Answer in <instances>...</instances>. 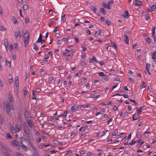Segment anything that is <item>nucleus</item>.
<instances>
[{"mask_svg": "<svg viewBox=\"0 0 156 156\" xmlns=\"http://www.w3.org/2000/svg\"><path fill=\"white\" fill-rule=\"evenodd\" d=\"M19 144V142L16 140H14L12 142V144L15 146H18Z\"/></svg>", "mask_w": 156, "mask_h": 156, "instance_id": "obj_14", "label": "nucleus"}, {"mask_svg": "<svg viewBox=\"0 0 156 156\" xmlns=\"http://www.w3.org/2000/svg\"><path fill=\"white\" fill-rule=\"evenodd\" d=\"M23 129L24 131L30 129L27 123L25 122L23 123Z\"/></svg>", "mask_w": 156, "mask_h": 156, "instance_id": "obj_12", "label": "nucleus"}, {"mask_svg": "<svg viewBox=\"0 0 156 156\" xmlns=\"http://www.w3.org/2000/svg\"><path fill=\"white\" fill-rule=\"evenodd\" d=\"M6 138L8 139H12V137L9 133H7L6 135Z\"/></svg>", "mask_w": 156, "mask_h": 156, "instance_id": "obj_32", "label": "nucleus"}, {"mask_svg": "<svg viewBox=\"0 0 156 156\" xmlns=\"http://www.w3.org/2000/svg\"><path fill=\"white\" fill-rule=\"evenodd\" d=\"M105 23L108 25H110L111 24L110 22L108 20H106L105 21Z\"/></svg>", "mask_w": 156, "mask_h": 156, "instance_id": "obj_53", "label": "nucleus"}, {"mask_svg": "<svg viewBox=\"0 0 156 156\" xmlns=\"http://www.w3.org/2000/svg\"><path fill=\"white\" fill-rule=\"evenodd\" d=\"M10 129L12 133H16L18 132H17V130L16 127H14L13 126H11Z\"/></svg>", "mask_w": 156, "mask_h": 156, "instance_id": "obj_10", "label": "nucleus"}, {"mask_svg": "<svg viewBox=\"0 0 156 156\" xmlns=\"http://www.w3.org/2000/svg\"><path fill=\"white\" fill-rule=\"evenodd\" d=\"M9 85H11L13 82V79L12 78L9 79Z\"/></svg>", "mask_w": 156, "mask_h": 156, "instance_id": "obj_41", "label": "nucleus"}, {"mask_svg": "<svg viewBox=\"0 0 156 156\" xmlns=\"http://www.w3.org/2000/svg\"><path fill=\"white\" fill-rule=\"evenodd\" d=\"M59 143V142L57 140H55L53 141V144H55L58 145V144Z\"/></svg>", "mask_w": 156, "mask_h": 156, "instance_id": "obj_52", "label": "nucleus"}, {"mask_svg": "<svg viewBox=\"0 0 156 156\" xmlns=\"http://www.w3.org/2000/svg\"><path fill=\"white\" fill-rule=\"evenodd\" d=\"M65 16L66 15L65 14L63 16H62L61 17V19L64 22H65L66 20Z\"/></svg>", "mask_w": 156, "mask_h": 156, "instance_id": "obj_43", "label": "nucleus"}, {"mask_svg": "<svg viewBox=\"0 0 156 156\" xmlns=\"http://www.w3.org/2000/svg\"><path fill=\"white\" fill-rule=\"evenodd\" d=\"M146 40L148 42V43H151V39L149 38V37H147Z\"/></svg>", "mask_w": 156, "mask_h": 156, "instance_id": "obj_51", "label": "nucleus"}, {"mask_svg": "<svg viewBox=\"0 0 156 156\" xmlns=\"http://www.w3.org/2000/svg\"><path fill=\"white\" fill-rule=\"evenodd\" d=\"M32 156H39L37 153L33 152L32 154Z\"/></svg>", "mask_w": 156, "mask_h": 156, "instance_id": "obj_60", "label": "nucleus"}, {"mask_svg": "<svg viewBox=\"0 0 156 156\" xmlns=\"http://www.w3.org/2000/svg\"><path fill=\"white\" fill-rule=\"evenodd\" d=\"M89 129L88 127L87 126H85L84 128L83 131H85L86 130H88Z\"/></svg>", "mask_w": 156, "mask_h": 156, "instance_id": "obj_62", "label": "nucleus"}, {"mask_svg": "<svg viewBox=\"0 0 156 156\" xmlns=\"http://www.w3.org/2000/svg\"><path fill=\"white\" fill-rule=\"evenodd\" d=\"M5 62L6 65L8 66H9V67H11V62L7 61V60L5 61Z\"/></svg>", "mask_w": 156, "mask_h": 156, "instance_id": "obj_34", "label": "nucleus"}, {"mask_svg": "<svg viewBox=\"0 0 156 156\" xmlns=\"http://www.w3.org/2000/svg\"><path fill=\"white\" fill-rule=\"evenodd\" d=\"M102 6L104 7L105 8H107V6L106 3L105 2H102Z\"/></svg>", "mask_w": 156, "mask_h": 156, "instance_id": "obj_45", "label": "nucleus"}, {"mask_svg": "<svg viewBox=\"0 0 156 156\" xmlns=\"http://www.w3.org/2000/svg\"><path fill=\"white\" fill-rule=\"evenodd\" d=\"M9 98L10 101H13V98H12V95L11 94H9Z\"/></svg>", "mask_w": 156, "mask_h": 156, "instance_id": "obj_30", "label": "nucleus"}, {"mask_svg": "<svg viewBox=\"0 0 156 156\" xmlns=\"http://www.w3.org/2000/svg\"><path fill=\"white\" fill-rule=\"evenodd\" d=\"M140 116L137 114H134L133 115V119L134 120H136L139 119Z\"/></svg>", "mask_w": 156, "mask_h": 156, "instance_id": "obj_13", "label": "nucleus"}, {"mask_svg": "<svg viewBox=\"0 0 156 156\" xmlns=\"http://www.w3.org/2000/svg\"><path fill=\"white\" fill-rule=\"evenodd\" d=\"M143 2L141 1L138 0H135V3H134L135 6H141L143 4Z\"/></svg>", "mask_w": 156, "mask_h": 156, "instance_id": "obj_7", "label": "nucleus"}, {"mask_svg": "<svg viewBox=\"0 0 156 156\" xmlns=\"http://www.w3.org/2000/svg\"><path fill=\"white\" fill-rule=\"evenodd\" d=\"M118 132V130L117 129H114L113 132L112 133V136H116V134Z\"/></svg>", "mask_w": 156, "mask_h": 156, "instance_id": "obj_31", "label": "nucleus"}, {"mask_svg": "<svg viewBox=\"0 0 156 156\" xmlns=\"http://www.w3.org/2000/svg\"><path fill=\"white\" fill-rule=\"evenodd\" d=\"M0 87H3V84L1 80H0Z\"/></svg>", "mask_w": 156, "mask_h": 156, "instance_id": "obj_63", "label": "nucleus"}, {"mask_svg": "<svg viewBox=\"0 0 156 156\" xmlns=\"http://www.w3.org/2000/svg\"><path fill=\"white\" fill-rule=\"evenodd\" d=\"M128 80L132 83H133L134 82V80L130 77H128Z\"/></svg>", "mask_w": 156, "mask_h": 156, "instance_id": "obj_58", "label": "nucleus"}, {"mask_svg": "<svg viewBox=\"0 0 156 156\" xmlns=\"http://www.w3.org/2000/svg\"><path fill=\"white\" fill-rule=\"evenodd\" d=\"M69 112L68 111H66L64 112V114H61L60 115L58 116V117H66L67 116V114Z\"/></svg>", "mask_w": 156, "mask_h": 156, "instance_id": "obj_21", "label": "nucleus"}, {"mask_svg": "<svg viewBox=\"0 0 156 156\" xmlns=\"http://www.w3.org/2000/svg\"><path fill=\"white\" fill-rule=\"evenodd\" d=\"M150 67V65L149 63H147L146 64V69H149Z\"/></svg>", "mask_w": 156, "mask_h": 156, "instance_id": "obj_49", "label": "nucleus"}, {"mask_svg": "<svg viewBox=\"0 0 156 156\" xmlns=\"http://www.w3.org/2000/svg\"><path fill=\"white\" fill-rule=\"evenodd\" d=\"M143 84L141 85V87L142 88H145L146 87V86L145 85V83L144 81H143L142 82Z\"/></svg>", "mask_w": 156, "mask_h": 156, "instance_id": "obj_55", "label": "nucleus"}, {"mask_svg": "<svg viewBox=\"0 0 156 156\" xmlns=\"http://www.w3.org/2000/svg\"><path fill=\"white\" fill-rule=\"evenodd\" d=\"M23 142H25L27 143V141L26 139H23V140L21 141V145H20V146L21 148L23 150L26 151L27 149V147L24 144Z\"/></svg>", "mask_w": 156, "mask_h": 156, "instance_id": "obj_5", "label": "nucleus"}, {"mask_svg": "<svg viewBox=\"0 0 156 156\" xmlns=\"http://www.w3.org/2000/svg\"><path fill=\"white\" fill-rule=\"evenodd\" d=\"M0 147L1 148V153L4 156H8L9 153L12 151L5 144L0 143Z\"/></svg>", "mask_w": 156, "mask_h": 156, "instance_id": "obj_1", "label": "nucleus"}, {"mask_svg": "<svg viewBox=\"0 0 156 156\" xmlns=\"http://www.w3.org/2000/svg\"><path fill=\"white\" fill-rule=\"evenodd\" d=\"M24 132L26 137L29 140L31 141L32 140L33 136L30 130L29 129L25 131H24Z\"/></svg>", "mask_w": 156, "mask_h": 156, "instance_id": "obj_4", "label": "nucleus"}, {"mask_svg": "<svg viewBox=\"0 0 156 156\" xmlns=\"http://www.w3.org/2000/svg\"><path fill=\"white\" fill-rule=\"evenodd\" d=\"M23 33V29H21L20 30L19 34V37H20L21 34H22Z\"/></svg>", "mask_w": 156, "mask_h": 156, "instance_id": "obj_39", "label": "nucleus"}, {"mask_svg": "<svg viewBox=\"0 0 156 156\" xmlns=\"http://www.w3.org/2000/svg\"><path fill=\"white\" fill-rule=\"evenodd\" d=\"M78 108L77 106H73L71 107V110H72L73 112H74L77 110Z\"/></svg>", "mask_w": 156, "mask_h": 156, "instance_id": "obj_16", "label": "nucleus"}, {"mask_svg": "<svg viewBox=\"0 0 156 156\" xmlns=\"http://www.w3.org/2000/svg\"><path fill=\"white\" fill-rule=\"evenodd\" d=\"M9 48L10 50H11V49H14L13 46L12 45H10L9 44Z\"/></svg>", "mask_w": 156, "mask_h": 156, "instance_id": "obj_64", "label": "nucleus"}, {"mask_svg": "<svg viewBox=\"0 0 156 156\" xmlns=\"http://www.w3.org/2000/svg\"><path fill=\"white\" fill-rule=\"evenodd\" d=\"M137 137L140 138L141 136V133L140 132H137L136 134Z\"/></svg>", "mask_w": 156, "mask_h": 156, "instance_id": "obj_40", "label": "nucleus"}, {"mask_svg": "<svg viewBox=\"0 0 156 156\" xmlns=\"http://www.w3.org/2000/svg\"><path fill=\"white\" fill-rule=\"evenodd\" d=\"M14 47H15V48L17 50H18V45L16 43V44H14Z\"/></svg>", "mask_w": 156, "mask_h": 156, "instance_id": "obj_59", "label": "nucleus"}, {"mask_svg": "<svg viewBox=\"0 0 156 156\" xmlns=\"http://www.w3.org/2000/svg\"><path fill=\"white\" fill-rule=\"evenodd\" d=\"M27 89V87H24L23 93L25 95V97H26L27 98H28L29 97L30 95L28 92L26 90Z\"/></svg>", "mask_w": 156, "mask_h": 156, "instance_id": "obj_8", "label": "nucleus"}, {"mask_svg": "<svg viewBox=\"0 0 156 156\" xmlns=\"http://www.w3.org/2000/svg\"><path fill=\"white\" fill-rule=\"evenodd\" d=\"M14 35L15 37L16 38H17L18 37L19 35V34L17 32H15L14 33Z\"/></svg>", "mask_w": 156, "mask_h": 156, "instance_id": "obj_50", "label": "nucleus"}, {"mask_svg": "<svg viewBox=\"0 0 156 156\" xmlns=\"http://www.w3.org/2000/svg\"><path fill=\"white\" fill-rule=\"evenodd\" d=\"M110 3H109L108 2V3H107L106 4V5L107 6V8L108 9H111V8L110 7Z\"/></svg>", "mask_w": 156, "mask_h": 156, "instance_id": "obj_57", "label": "nucleus"}, {"mask_svg": "<svg viewBox=\"0 0 156 156\" xmlns=\"http://www.w3.org/2000/svg\"><path fill=\"white\" fill-rule=\"evenodd\" d=\"M152 54V58L154 59L156 57V51H154L151 53Z\"/></svg>", "mask_w": 156, "mask_h": 156, "instance_id": "obj_20", "label": "nucleus"}, {"mask_svg": "<svg viewBox=\"0 0 156 156\" xmlns=\"http://www.w3.org/2000/svg\"><path fill=\"white\" fill-rule=\"evenodd\" d=\"M59 27L58 26H56L55 28V29L53 30V32H56L57 31V30L59 28Z\"/></svg>", "mask_w": 156, "mask_h": 156, "instance_id": "obj_47", "label": "nucleus"}, {"mask_svg": "<svg viewBox=\"0 0 156 156\" xmlns=\"http://www.w3.org/2000/svg\"><path fill=\"white\" fill-rule=\"evenodd\" d=\"M16 128L17 130V132H18L21 128V126L20 124H17L16 126Z\"/></svg>", "mask_w": 156, "mask_h": 156, "instance_id": "obj_19", "label": "nucleus"}, {"mask_svg": "<svg viewBox=\"0 0 156 156\" xmlns=\"http://www.w3.org/2000/svg\"><path fill=\"white\" fill-rule=\"evenodd\" d=\"M99 75L101 76H105L106 75L102 72H100L99 73Z\"/></svg>", "mask_w": 156, "mask_h": 156, "instance_id": "obj_36", "label": "nucleus"}, {"mask_svg": "<svg viewBox=\"0 0 156 156\" xmlns=\"http://www.w3.org/2000/svg\"><path fill=\"white\" fill-rule=\"evenodd\" d=\"M94 61L96 62H97L98 61L96 59L95 57L94 56H93L92 58H89V62L90 63H93Z\"/></svg>", "mask_w": 156, "mask_h": 156, "instance_id": "obj_9", "label": "nucleus"}, {"mask_svg": "<svg viewBox=\"0 0 156 156\" xmlns=\"http://www.w3.org/2000/svg\"><path fill=\"white\" fill-rule=\"evenodd\" d=\"M130 101L133 103L134 105H138V103L136 102L134 100H133L132 99L129 98L128 99Z\"/></svg>", "mask_w": 156, "mask_h": 156, "instance_id": "obj_24", "label": "nucleus"}, {"mask_svg": "<svg viewBox=\"0 0 156 156\" xmlns=\"http://www.w3.org/2000/svg\"><path fill=\"white\" fill-rule=\"evenodd\" d=\"M12 19L14 24H18L19 22L17 20H16V19L15 18V17L14 16L12 17Z\"/></svg>", "mask_w": 156, "mask_h": 156, "instance_id": "obj_15", "label": "nucleus"}, {"mask_svg": "<svg viewBox=\"0 0 156 156\" xmlns=\"http://www.w3.org/2000/svg\"><path fill=\"white\" fill-rule=\"evenodd\" d=\"M5 108L6 112L8 115L11 114V109H12L13 110H14L13 105H11L10 106V104L9 103H8L7 104H5Z\"/></svg>", "mask_w": 156, "mask_h": 156, "instance_id": "obj_2", "label": "nucleus"}, {"mask_svg": "<svg viewBox=\"0 0 156 156\" xmlns=\"http://www.w3.org/2000/svg\"><path fill=\"white\" fill-rule=\"evenodd\" d=\"M27 122L28 123L29 126L30 128H34V124L33 123L32 121H31V120L27 119Z\"/></svg>", "mask_w": 156, "mask_h": 156, "instance_id": "obj_6", "label": "nucleus"}, {"mask_svg": "<svg viewBox=\"0 0 156 156\" xmlns=\"http://www.w3.org/2000/svg\"><path fill=\"white\" fill-rule=\"evenodd\" d=\"M103 132V134L101 135V137L103 136H104L105 133H107V136H108L110 134L109 131L107 130H106L105 132L104 131Z\"/></svg>", "mask_w": 156, "mask_h": 156, "instance_id": "obj_25", "label": "nucleus"}, {"mask_svg": "<svg viewBox=\"0 0 156 156\" xmlns=\"http://www.w3.org/2000/svg\"><path fill=\"white\" fill-rule=\"evenodd\" d=\"M16 155L17 156H24L20 152H17L16 153Z\"/></svg>", "mask_w": 156, "mask_h": 156, "instance_id": "obj_37", "label": "nucleus"}, {"mask_svg": "<svg viewBox=\"0 0 156 156\" xmlns=\"http://www.w3.org/2000/svg\"><path fill=\"white\" fill-rule=\"evenodd\" d=\"M108 78L107 76L105 77V78H102V81L103 82H105L108 81Z\"/></svg>", "mask_w": 156, "mask_h": 156, "instance_id": "obj_38", "label": "nucleus"}, {"mask_svg": "<svg viewBox=\"0 0 156 156\" xmlns=\"http://www.w3.org/2000/svg\"><path fill=\"white\" fill-rule=\"evenodd\" d=\"M33 97L32 98V99H35V100L37 98H36V97L35 96V94H34V91H33Z\"/></svg>", "mask_w": 156, "mask_h": 156, "instance_id": "obj_56", "label": "nucleus"}, {"mask_svg": "<svg viewBox=\"0 0 156 156\" xmlns=\"http://www.w3.org/2000/svg\"><path fill=\"white\" fill-rule=\"evenodd\" d=\"M23 8L24 10H25L27 9L28 6L27 5H23Z\"/></svg>", "mask_w": 156, "mask_h": 156, "instance_id": "obj_48", "label": "nucleus"}, {"mask_svg": "<svg viewBox=\"0 0 156 156\" xmlns=\"http://www.w3.org/2000/svg\"><path fill=\"white\" fill-rule=\"evenodd\" d=\"M70 38V37L69 36L67 37H63L62 38V41H66L67 42L66 43H68V41L69 39Z\"/></svg>", "mask_w": 156, "mask_h": 156, "instance_id": "obj_23", "label": "nucleus"}, {"mask_svg": "<svg viewBox=\"0 0 156 156\" xmlns=\"http://www.w3.org/2000/svg\"><path fill=\"white\" fill-rule=\"evenodd\" d=\"M147 12L146 11H143L142 13V16L146 17L147 16Z\"/></svg>", "mask_w": 156, "mask_h": 156, "instance_id": "obj_33", "label": "nucleus"}, {"mask_svg": "<svg viewBox=\"0 0 156 156\" xmlns=\"http://www.w3.org/2000/svg\"><path fill=\"white\" fill-rule=\"evenodd\" d=\"M26 35H27V37H24V44L26 45L25 47H27V45L28 44V41L30 37V34L29 32L28 31H26L24 33V36H25Z\"/></svg>", "mask_w": 156, "mask_h": 156, "instance_id": "obj_3", "label": "nucleus"}, {"mask_svg": "<svg viewBox=\"0 0 156 156\" xmlns=\"http://www.w3.org/2000/svg\"><path fill=\"white\" fill-rule=\"evenodd\" d=\"M33 45L34 47V49L35 50H37V46L35 44H34Z\"/></svg>", "mask_w": 156, "mask_h": 156, "instance_id": "obj_54", "label": "nucleus"}, {"mask_svg": "<svg viewBox=\"0 0 156 156\" xmlns=\"http://www.w3.org/2000/svg\"><path fill=\"white\" fill-rule=\"evenodd\" d=\"M136 143V141H134L133 140L131 142L129 143V145H133L134 144Z\"/></svg>", "mask_w": 156, "mask_h": 156, "instance_id": "obj_46", "label": "nucleus"}, {"mask_svg": "<svg viewBox=\"0 0 156 156\" xmlns=\"http://www.w3.org/2000/svg\"><path fill=\"white\" fill-rule=\"evenodd\" d=\"M100 12L102 14L105 15V11L104 10V9L103 8H101L100 9Z\"/></svg>", "mask_w": 156, "mask_h": 156, "instance_id": "obj_27", "label": "nucleus"}, {"mask_svg": "<svg viewBox=\"0 0 156 156\" xmlns=\"http://www.w3.org/2000/svg\"><path fill=\"white\" fill-rule=\"evenodd\" d=\"M111 44H112V47H115V49L117 48V47L116 45V43L115 42H112L111 41Z\"/></svg>", "mask_w": 156, "mask_h": 156, "instance_id": "obj_35", "label": "nucleus"}, {"mask_svg": "<svg viewBox=\"0 0 156 156\" xmlns=\"http://www.w3.org/2000/svg\"><path fill=\"white\" fill-rule=\"evenodd\" d=\"M3 117L2 115H0V123L1 125L3 124Z\"/></svg>", "mask_w": 156, "mask_h": 156, "instance_id": "obj_26", "label": "nucleus"}, {"mask_svg": "<svg viewBox=\"0 0 156 156\" xmlns=\"http://www.w3.org/2000/svg\"><path fill=\"white\" fill-rule=\"evenodd\" d=\"M42 41V38H41L40 37H39L37 40L36 42V43H40Z\"/></svg>", "mask_w": 156, "mask_h": 156, "instance_id": "obj_44", "label": "nucleus"}, {"mask_svg": "<svg viewBox=\"0 0 156 156\" xmlns=\"http://www.w3.org/2000/svg\"><path fill=\"white\" fill-rule=\"evenodd\" d=\"M84 106V108H90L91 106L89 105H86Z\"/></svg>", "mask_w": 156, "mask_h": 156, "instance_id": "obj_61", "label": "nucleus"}, {"mask_svg": "<svg viewBox=\"0 0 156 156\" xmlns=\"http://www.w3.org/2000/svg\"><path fill=\"white\" fill-rule=\"evenodd\" d=\"M91 9L95 13H96V11L97 10V8L94 6H93L91 8Z\"/></svg>", "mask_w": 156, "mask_h": 156, "instance_id": "obj_29", "label": "nucleus"}, {"mask_svg": "<svg viewBox=\"0 0 156 156\" xmlns=\"http://www.w3.org/2000/svg\"><path fill=\"white\" fill-rule=\"evenodd\" d=\"M124 36L125 38V42L127 44H129V38L126 35H124Z\"/></svg>", "mask_w": 156, "mask_h": 156, "instance_id": "obj_18", "label": "nucleus"}, {"mask_svg": "<svg viewBox=\"0 0 156 156\" xmlns=\"http://www.w3.org/2000/svg\"><path fill=\"white\" fill-rule=\"evenodd\" d=\"M81 81L82 83H84L86 81H87V79H86V78H82L81 79Z\"/></svg>", "mask_w": 156, "mask_h": 156, "instance_id": "obj_42", "label": "nucleus"}, {"mask_svg": "<svg viewBox=\"0 0 156 156\" xmlns=\"http://www.w3.org/2000/svg\"><path fill=\"white\" fill-rule=\"evenodd\" d=\"M4 42L5 46L6 47V49H7V48H8V40L7 38L4 40Z\"/></svg>", "mask_w": 156, "mask_h": 156, "instance_id": "obj_17", "label": "nucleus"}, {"mask_svg": "<svg viewBox=\"0 0 156 156\" xmlns=\"http://www.w3.org/2000/svg\"><path fill=\"white\" fill-rule=\"evenodd\" d=\"M25 116L26 118H29L30 116L29 111L27 110L25 112Z\"/></svg>", "mask_w": 156, "mask_h": 156, "instance_id": "obj_11", "label": "nucleus"}, {"mask_svg": "<svg viewBox=\"0 0 156 156\" xmlns=\"http://www.w3.org/2000/svg\"><path fill=\"white\" fill-rule=\"evenodd\" d=\"M156 8V6L155 5H152L151 7V9L152 11H154L155 10Z\"/></svg>", "mask_w": 156, "mask_h": 156, "instance_id": "obj_28", "label": "nucleus"}, {"mask_svg": "<svg viewBox=\"0 0 156 156\" xmlns=\"http://www.w3.org/2000/svg\"><path fill=\"white\" fill-rule=\"evenodd\" d=\"M125 15H123L122 17L124 18H128L129 16V14L128 11H126L125 12Z\"/></svg>", "mask_w": 156, "mask_h": 156, "instance_id": "obj_22", "label": "nucleus"}]
</instances>
